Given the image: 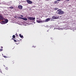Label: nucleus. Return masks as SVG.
Listing matches in <instances>:
<instances>
[{
    "label": "nucleus",
    "instance_id": "1",
    "mask_svg": "<svg viewBox=\"0 0 76 76\" xmlns=\"http://www.w3.org/2000/svg\"><path fill=\"white\" fill-rule=\"evenodd\" d=\"M57 14L58 15H63L64 14V12L63 11H61V9H59L57 11Z\"/></svg>",
    "mask_w": 76,
    "mask_h": 76
},
{
    "label": "nucleus",
    "instance_id": "2",
    "mask_svg": "<svg viewBox=\"0 0 76 76\" xmlns=\"http://www.w3.org/2000/svg\"><path fill=\"white\" fill-rule=\"evenodd\" d=\"M8 22V20L7 19H5V21H2L1 22V23L3 24H5V23H7Z\"/></svg>",
    "mask_w": 76,
    "mask_h": 76
},
{
    "label": "nucleus",
    "instance_id": "3",
    "mask_svg": "<svg viewBox=\"0 0 76 76\" xmlns=\"http://www.w3.org/2000/svg\"><path fill=\"white\" fill-rule=\"evenodd\" d=\"M27 18L28 19H29V20H34V19H35V18L34 17H29Z\"/></svg>",
    "mask_w": 76,
    "mask_h": 76
},
{
    "label": "nucleus",
    "instance_id": "4",
    "mask_svg": "<svg viewBox=\"0 0 76 76\" xmlns=\"http://www.w3.org/2000/svg\"><path fill=\"white\" fill-rule=\"evenodd\" d=\"M52 19H58L59 18V17L55 16H53L52 18Z\"/></svg>",
    "mask_w": 76,
    "mask_h": 76
},
{
    "label": "nucleus",
    "instance_id": "5",
    "mask_svg": "<svg viewBox=\"0 0 76 76\" xmlns=\"http://www.w3.org/2000/svg\"><path fill=\"white\" fill-rule=\"evenodd\" d=\"M50 20V18H48L47 19H46L45 20L43 21H42V22H48V21H49V20Z\"/></svg>",
    "mask_w": 76,
    "mask_h": 76
},
{
    "label": "nucleus",
    "instance_id": "6",
    "mask_svg": "<svg viewBox=\"0 0 76 76\" xmlns=\"http://www.w3.org/2000/svg\"><path fill=\"white\" fill-rule=\"evenodd\" d=\"M27 1L28 4H32V2L30 0H27Z\"/></svg>",
    "mask_w": 76,
    "mask_h": 76
},
{
    "label": "nucleus",
    "instance_id": "7",
    "mask_svg": "<svg viewBox=\"0 0 76 76\" xmlns=\"http://www.w3.org/2000/svg\"><path fill=\"white\" fill-rule=\"evenodd\" d=\"M22 7H23L21 5H19L18 7V8L19 9H20V10L22 9Z\"/></svg>",
    "mask_w": 76,
    "mask_h": 76
},
{
    "label": "nucleus",
    "instance_id": "8",
    "mask_svg": "<svg viewBox=\"0 0 76 76\" xmlns=\"http://www.w3.org/2000/svg\"><path fill=\"white\" fill-rule=\"evenodd\" d=\"M4 19L3 17L2 16H1L0 15V20H2Z\"/></svg>",
    "mask_w": 76,
    "mask_h": 76
},
{
    "label": "nucleus",
    "instance_id": "9",
    "mask_svg": "<svg viewBox=\"0 0 76 76\" xmlns=\"http://www.w3.org/2000/svg\"><path fill=\"white\" fill-rule=\"evenodd\" d=\"M59 3V2H58V1H56L54 2V4H58Z\"/></svg>",
    "mask_w": 76,
    "mask_h": 76
},
{
    "label": "nucleus",
    "instance_id": "10",
    "mask_svg": "<svg viewBox=\"0 0 76 76\" xmlns=\"http://www.w3.org/2000/svg\"><path fill=\"white\" fill-rule=\"evenodd\" d=\"M23 20H27V18H23Z\"/></svg>",
    "mask_w": 76,
    "mask_h": 76
},
{
    "label": "nucleus",
    "instance_id": "11",
    "mask_svg": "<svg viewBox=\"0 0 76 76\" xmlns=\"http://www.w3.org/2000/svg\"><path fill=\"white\" fill-rule=\"evenodd\" d=\"M9 8L10 9H13V7L12 6L10 7H9Z\"/></svg>",
    "mask_w": 76,
    "mask_h": 76
},
{
    "label": "nucleus",
    "instance_id": "12",
    "mask_svg": "<svg viewBox=\"0 0 76 76\" xmlns=\"http://www.w3.org/2000/svg\"><path fill=\"white\" fill-rule=\"evenodd\" d=\"M19 36H20V38H23V36L21 35V34H19Z\"/></svg>",
    "mask_w": 76,
    "mask_h": 76
},
{
    "label": "nucleus",
    "instance_id": "13",
    "mask_svg": "<svg viewBox=\"0 0 76 76\" xmlns=\"http://www.w3.org/2000/svg\"><path fill=\"white\" fill-rule=\"evenodd\" d=\"M37 21L38 23H41V21L39 20H37Z\"/></svg>",
    "mask_w": 76,
    "mask_h": 76
},
{
    "label": "nucleus",
    "instance_id": "14",
    "mask_svg": "<svg viewBox=\"0 0 76 76\" xmlns=\"http://www.w3.org/2000/svg\"><path fill=\"white\" fill-rule=\"evenodd\" d=\"M23 18L21 17H19L18 19H22Z\"/></svg>",
    "mask_w": 76,
    "mask_h": 76
},
{
    "label": "nucleus",
    "instance_id": "15",
    "mask_svg": "<svg viewBox=\"0 0 76 76\" xmlns=\"http://www.w3.org/2000/svg\"><path fill=\"white\" fill-rule=\"evenodd\" d=\"M57 9H58V8H55L54 9V10H57Z\"/></svg>",
    "mask_w": 76,
    "mask_h": 76
},
{
    "label": "nucleus",
    "instance_id": "16",
    "mask_svg": "<svg viewBox=\"0 0 76 76\" xmlns=\"http://www.w3.org/2000/svg\"><path fill=\"white\" fill-rule=\"evenodd\" d=\"M5 69H6L7 70H8V69H9V68H8V67H6Z\"/></svg>",
    "mask_w": 76,
    "mask_h": 76
},
{
    "label": "nucleus",
    "instance_id": "17",
    "mask_svg": "<svg viewBox=\"0 0 76 76\" xmlns=\"http://www.w3.org/2000/svg\"><path fill=\"white\" fill-rule=\"evenodd\" d=\"M12 37H13V38H15V35H13L12 36Z\"/></svg>",
    "mask_w": 76,
    "mask_h": 76
},
{
    "label": "nucleus",
    "instance_id": "18",
    "mask_svg": "<svg viewBox=\"0 0 76 76\" xmlns=\"http://www.w3.org/2000/svg\"><path fill=\"white\" fill-rule=\"evenodd\" d=\"M4 58H7V57L6 56H4Z\"/></svg>",
    "mask_w": 76,
    "mask_h": 76
},
{
    "label": "nucleus",
    "instance_id": "19",
    "mask_svg": "<svg viewBox=\"0 0 76 76\" xmlns=\"http://www.w3.org/2000/svg\"><path fill=\"white\" fill-rule=\"evenodd\" d=\"M15 35L17 37H18V34H15Z\"/></svg>",
    "mask_w": 76,
    "mask_h": 76
},
{
    "label": "nucleus",
    "instance_id": "20",
    "mask_svg": "<svg viewBox=\"0 0 76 76\" xmlns=\"http://www.w3.org/2000/svg\"><path fill=\"white\" fill-rule=\"evenodd\" d=\"M14 42H16V40L15 39H14Z\"/></svg>",
    "mask_w": 76,
    "mask_h": 76
},
{
    "label": "nucleus",
    "instance_id": "21",
    "mask_svg": "<svg viewBox=\"0 0 76 76\" xmlns=\"http://www.w3.org/2000/svg\"><path fill=\"white\" fill-rule=\"evenodd\" d=\"M3 51V49H1L0 50V51Z\"/></svg>",
    "mask_w": 76,
    "mask_h": 76
},
{
    "label": "nucleus",
    "instance_id": "22",
    "mask_svg": "<svg viewBox=\"0 0 76 76\" xmlns=\"http://www.w3.org/2000/svg\"><path fill=\"white\" fill-rule=\"evenodd\" d=\"M20 16H21V17H23V15H20Z\"/></svg>",
    "mask_w": 76,
    "mask_h": 76
},
{
    "label": "nucleus",
    "instance_id": "23",
    "mask_svg": "<svg viewBox=\"0 0 76 76\" xmlns=\"http://www.w3.org/2000/svg\"><path fill=\"white\" fill-rule=\"evenodd\" d=\"M12 40H14V38H12Z\"/></svg>",
    "mask_w": 76,
    "mask_h": 76
},
{
    "label": "nucleus",
    "instance_id": "24",
    "mask_svg": "<svg viewBox=\"0 0 76 76\" xmlns=\"http://www.w3.org/2000/svg\"><path fill=\"white\" fill-rule=\"evenodd\" d=\"M57 1H61V0H56Z\"/></svg>",
    "mask_w": 76,
    "mask_h": 76
},
{
    "label": "nucleus",
    "instance_id": "25",
    "mask_svg": "<svg viewBox=\"0 0 76 76\" xmlns=\"http://www.w3.org/2000/svg\"><path fill=\"white\" fill-rule=\"evenodd\" d=\"M1 48H3V47H1Z\"/></svg>",
    "mask_w": 76,
    "mask_h": 76
},
{
    "label": "nucleus",
    "instance_id": "26",
    "mask_svg": "<svg viewBox=\"0 0 76 76\" xmlns=\"http://www.w3.org/2000/svg\"><path fill=\"white\" fill-rule=\"evenodd\" d=\"M67 1H69V0H67Z\"/></svg>",
    "mask_w": 76,
    "mask_h": 76
}]
</instances>
